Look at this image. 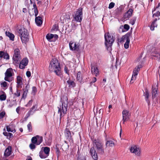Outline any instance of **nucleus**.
Wrapping results in <instances>:
<instances>
[{"label":"nucleus","instance_id":"c85d7f7f","mask_svg":"<svg viewBox=\"0 0 160 160\" xmlns=\"http://www.w3.org/2000/svg\"><path fill=\"white\" fill-rule=\"evenodd\" d=\"M76 123V120L74 119H71L69 122H68V125L71 126L72 127H74Z\"/></svg>","mask_w":160,"mask_h":160},{"label":"nucleus","instance_id":"37998d69","mask_svg":"<svg viewBox=\"0 0 160 160\" xmlns=\"http://www.w3.org/2000/svg\"><path fill=\"white\" fill-rule=\"evenodd\" d=\"M136 20V18L135 17L133 18L130 22V23L132 25H133Z\"/></svg>","mask_w":160,"mask_h":160},{"label":"nucleus","instance_id":"de8ad7c7","mask_svg":"<svg viewBox=\"0 0 160 160\" xmlns=\"http://www.w3.org/2000/svg\"><path fill=\"white\" fill-rule=\"evenodd\" d=\"M37 91V89L35 87H33L32 88V93L35 94Z\"/></svg>","mask_w":160,"mask_h":160},{"label":"nucleus","instance_id":"4d7b16f0","mask_svg":"<svg viewBox=\"0 0 160 160\" xmlns=\"http://www.w3.org/2000/svg\"><path fill=\"white\" fill-rule=\"evenodd\" d=\"M34 12L35 14V17L37 16L38 14V9H34Z\"/></svg>","mask_w":160,"mask_h":160},{"label":"nucleus","instance_id":"b1692460","mask_svg":"<svg viewBox=\"0 0 160 160\" xmlns=\"http://www.w3.org/2000/svg\"><path fill=\"white\" fill-rule=\"evenodd\" d=\"M68 83V87L70 88H73L75 86V82L71 79H69L67 81Z\"/></svg>","mask_w":160,"mask_h":160},{"label":"nucleus","instance_id":"4be33fe9","mask_svg":"<svg viewBox=\"0 0 160 160\" xmlns=\"http://www.w3.org/2000/svg\"><path fill=\"white\" fill-rule=\"evenodd\" d=\"M0 57L6 59H9V55L7 53L4 52L3 51L0 52Z\"/></svg>","mask_w":160,"mask_h":160},{"label":"nucleus","instance_id":"f257e3e1","mask_svg":"<svg viewBox=\"0 0 160 160\" xmlns=\"http://www.w3.org/2000/svg\"><path fill=\"white\" fill-rule=\"evenodd\" d=\"M93 145L94 147L91 148L90 153L93 158L97 160L98 159L97 152L102 155L104 153L103 144L99 139H97L93 140Z\"/></svg>","mask_w":160,"mask_h":160},{"label":"nucleus","instance_id":"c9c22d12","mask_svg":"<svg viewBox=\"0 0 160 160\" xmlns=\"http://www.w3.org/2000/svg\"><path fill=\"white\" fill-rule=\"evenodd\" d=\"M97 126H99L100 127H102L103 126V123H102V120L101 119L99 118L97 121Z\"/></svg>","mask_w":160,"mask_h":160},{"label":"nucleus","instance_id":"6ab92c4d","mask_svg":"<svg viewBox=\"0 0 160 160\" xmlns=\"http://www.w3.org/2000/svg\"><path fill=\"white\" fill-rule=\"evenodd\" d=\"M91 72L93 74L97 76L99 73V71L98 68L96 66H92L91 65Z\"/></svg>","mask_w":160,"mask_h":160},{"label":"nucleus","instance_id":"7c9ffc66","mask_svg":"<svg viewBox=\"0 0 160 160\" xmlns=\"http://www.w3.org/2000/svg\"><path fill=\"white\" fill-rule=\"evenodd\" d=\"M29 88V86L28 85H27L24 89H23V92L22 94L23 97H26L27 95V93L28 92V89Z\"/></svg>","mask_w":160,"mask_h":160},{"label":"nucleus","instance_id":"473e14b6","mask_svg":"<svg viewBox=\"0 0 160 160\" xmlns=\"http://www.w3.org/2000/svg\"><path fill=\"white\" fill-rule=\"evenodd\" d=\"M0 85L1 87L4 90H6L8 88V83L5 81L2 82L1 83Z\"/></svg>","mask_w":160,"mask_h":160},{"label":"nucleus","instance_id":"a211bd4d","mask_svg":"<svg viewBox=\"0 0 160 160\" xmlns=\"http://www.w3.org/2000/svg\"><path fill=\"white\" fill-rule=\"evenodd\" d=\"M65 135L67 139L69 141H70L71 140H72L71 133L68 129H66L65 132Z\"/></svg>","mask_w":160,"mask_h":160},{"label":"nucleus","instance_id":"bf43d9fd","mask_svg":"<svg viewBox=\"0 0 160 160\" xmlns=\"http://www.w3.org/2000/svg\"><path fill=\"white\" fill-rule=\"evenodd\" d=\"M156 44H160V38H158L156 40Z\"/></svg>","mask_w":160,"mask_h":160},{"label":"nucleus","instance_id":"e2e57ef3","mask_svg":"<svg viewBox=\"0 0 160 160\" xmlns=\"http://www.w3.org/2000/svg\"><path fill=\"white\" fill-rule=\"evenodd\" d=\"M22 12L24 13H26L27 12V10L26 8H23L22 9Z\"/></svg>","mask_w":160,"mask_h":160},{"label":"nucleus","instance_id":"39448f33","mask_svg":"<svg viewBox=\"0 0 160 160\" xmlns=\"http://www.w3.org/2000/svg\"><path fill=\"white\" fill-rule=\"evenodd\" d=\"M18 31L22 43H26L29 41V34L27 30L22 28L19 29Z\"/></svg>","mask_w":160,"mask_h":160},{"label":"nucleus","instance_id":"c03bdc74","mask_svg":"<svg viewBox=\"0 0 160 160\" xmlns=\"http://www.w3.org/2000/svg\"><path fill=\"white\" fill-rule=\"evenodd\" d=\"M31 141L32 143H36L37 142V138L36 136L33 137L32 138Z\"/></svg>","mask_w":160,"mask_h":160},{"label":"nucleus","instance_id":"603ef678","mask_svg":"<svg viewBox=\"0 0 160 160\" xmlns=\"http://www.w3.org/2000/svg\"><path fill=\"white\" fill-rule=\"evenodd\" d=\"M5 115V112H2L0 113V119L2 118Z\"/></svg>","mask_w":160,"mask_h":160},{"label":"nucleus","instance_id":"72a5a7b5","mask_svg":"<svg viewBox=\"0 0 160 160\" xmlns=\"http://www.w3.org/2000/svg\"><path fill=\"white\" fill-rule=\"evenodd\" d=\"M144 95L145 96V99L146 102H147L148 103V104H149V103L150 102L148 100L149 93L148 90H146L145 91V92L144 93Z\"/></svg>","mask_w":160,"mask_h":160},{"label":"nucleus","instance_id":"ea45409f","mask_svg":"<svg viewBox=\"0 0 160 160\" xmlns=\"http://www.w3.org/2000/svg\"><path fill=\"white\" fill-rule=\"evenodd\" d=\"M54 37V35L52 34H48L46 36V38L48 40V41H50V40L53 38Z\"/></svg>","mask_w":160,"mask_h":160},{"label":"nucleus","instance_id":"dca6fc26","mask_svg":"<svg viewBox=\"0 0 160 160\" xmlns=\"http://www.w3.org/2000/svg\"><path fill=\"white\" fill-rule=\"evenodd\" d=\"M158 86L157 85H153L152 87V98L156 97L158 95Z\"/></svg>","mask_w":160,"mask_h":160},{"label":"nucleus","instance_id":"9b49d317","mask_svg":"<svg viewBox=\"0 0 160 160\" xmlns=\"http://www.w3.org/2000/svg\"><path fill=\"white\" fill-rule=\"evenodd\" d=\"M151 55L154 59L160 60V51L154 48L151 53Z\"/></svg>","mask_w":160,"mask_h":160},{"label":"nucleus","instance_id":"2eb2a0df","mask_svg":"<svg viewBox=\"0 0 160 160\" xmlns=\"http://www.w3.org/2000/svg\"><path fill=\"white\" fill-rule=\"evenodd\" d=\"M141 68V65L138 66L137 68H134L133 71V74L131 79V81L134 80L136 78V76L138 75V72L140 70V68Z\"/></svg>","mask_w":160,"mask_h":160},{"label":"nucleus","instance_id":"1a4fd4ad","mask_svg":"<svg viewBox=\"0 0 160 160\" xmlns=\"http://www.w3.org/2000/svg\"><path fill=\"white\" fill-rule=\"evenodd\" d=\"M130 35V33H127L125 35L122 36L120 41V42H123L126 41L124 44V47L126 49L128 48L129 47V44L130 42L129 37Z\"/></svg>","mask_w":160,"mask_h":160},{"label":"nucleus","instance_id":"7ed1b4c3","mask_svg":"<svg viewBox=\"0 0 160 160\" xmlns=\"http://www.w3.org/2000/svg\"><path fill=\"white\" fill-rule=\"evenodd\" d=\"M62 105L58 107V113L60 114V119L66 113L68 107V98L65 97L64 99H61Z\"/></svg>","mask_w":160,"mask_h":160},{"label":"nucleus","instance_id":"cd10ccee","mask_svg":"<svg viewBox=\"0 0 160 160\" xmlns=\"http://www.w3.org/2000/svg\"><path fill=\"white\" fill-rule=\"evenodd\" d=\"M42 149H43V152L44 153L47 155V156L49 155V152H50V148L48 147H42Z\"/></svg>","mask_w":160,"mask_h":160},{"label":"nucleus","instance_id":"aec40b11","mask_svg":"<svg viewBox=\"0 0 160 160\" xmlns=\"http://www.w3.org/2000/svg\"><path fill=\"white\" fill-rule=\"evenodd\" d=\"M133 11L132 9L129 8L124 15V18L125 19L129 18L132 16Z\"/></svg>","mask_w":160,"mask_h":160},{"label":"nucleus","instance_id":"680f3d73","mask_svg":"<svg viewBox=\"0 0 160 160\" xmlns=\"http://www.w3.org/2000/svg\"><path fill=\"white\" fill-rule=\"evenodd\" d=\"M160 14V12H157V13H154L153 16H158Z\"/></svg>","mask_w":160,"mask_h":160},{"label":"nucleus","instance_id":"a18cd8bd","mask_svg":"<svg viewBox=\"0 0 160 160\" xmlns=\"http://www.w3.org/2000/svg\"><path fill=\"white\" fill-rule=\"evenodd\" d=\"M115 5L114 3L113 2H111L109 4L108 8L109 9H111L114 7Z\"/></svg>","mask_w":160,"mask_h":160},{"label":"nucleus","instance_id":"f03ea898","mask_svg":"<svg viewBox=\"0 0 160 160\" xmlns=\"http://www.w3.org/2000/svg\"><path fill=\"white\" fill-rule=\"evenodd\" d=\"M49 68L50 72H53L58 76H60L61 68L60 67V63L57 59L54 58L52 60Z\"/></svg>","mask_w":160,"mask_h":160},{"label":"nucleus","instance_id":"20e7f679","mask_svg":"<svg viewBox=\"0 0 160 160\" xmlns=\"http://www.w3.org/2000/svg\"><path fill=\"white\" fill-rule=\"evenodd\" d=\"M104 38L105 44L107 49L109 51H111V47L114 41L113 37L108 32L105 34Z\"/></svg>","mask_w":160,"mask_h":160},{"label":"nucleus","instance_id":"393cba45","mask_svg":"<svg viewBox=\"0 0 160 160\" xmlns=\"http://www.w3.org/2000/svg\"><path fill=\"white\" fill-rule=\"evenodd\" d=\"M22 79L21 76H18L17 77V82L18 86L21 85L22 84Z\"/></svg>","mask_w":160,"mask_h":160},{"label":"nucleus","instance_id":"49530a36","mask_svg":"<svg viewBox=\"0 0 160 160\" xmlns=\"http://www.w3.org/2000/svg\"><path fill=\"white\" fill-rule=\"evenodd\" d=\"M29 147L31 149H33L35 148L36 146L34 143H31L29 145Z\"/></svg>","mask_w":160,"mask_h":160},{"label":"nucleus","instance_id":"09e8293b","mask_svg":"<svg viewBox=\"0 0 160 160\" xmlns=\"http://www.w3.org/2000/svg\"><path fill=\"white\" fill-rule=\"evenodd\" d=\"M129 28L130 27L128 25L125 24L124 25V28L127 31L129 29Z\"/></svg>","mask_w":160,"mask_h":160},{"label":"nucleus","instance_id":"423d86ee","mask_svg":"<svg viewBox=\"0 0 160 160\" xmlns=\"http://www.w3.org/2000/svg\"><path fill=\"white\" fill-rule=\"evenodd\" d=\"M14 75L13 69L11 68H8L5 73L4 80L9 82H12L14 79L12 77Z\"/></svg>","mask_w":160,"mask_h":160},{"label":"nucleus","instance_id":"774afa93","mask_svg":"<svg viewBox=\"0 0 160 160\" xmlns=\"http://www.w3.org/2000/svg\"><path fill=\"white\" fill-rule=\"evenodd\" d=\"M103 112V110L102 109H100L99 110V114H102V112Z\"/></svg>","mask_w":160,"mask_h":160},{"label":"nucleus","instance_id":"0e129e2a","mask_svg":"<svg viewBox=\"0 0 160 160\" xmlns=\"http://www.w3.org/2000/svg\"><path fill=\"white\" fill-rule=\"evenodd\" d=\"M32 100H30L28 104V105H31L32 103Z\"/></svg>","mask_w":160,"mask_h":160},{"label":"nucleus","instance_id":"5fc2aeb1","mask_svg":"<svg viewBox=\"0 0 160 160\" xmlns=\"http://www.w3.org/2000/svg\"><path fill=\"white\" fill-rule=\"evenodd\" d=\"M6 129L7 131H8V132H12V130H11L9 126H6Z\"/></svg>","mask_w":160,"mask_h":160},{"label":"nucleus","instance_id":"9d476101","mask_svg":"<svg viewBox=\"0 0 160 160\" xmlns=\"http://www.w3.org/2000/svg\"><path fill=\"white\" fill-rule=\"evenodd\" d=\"M130 151L137 156L139 157L141 156V149L137 146L133 145L130 148Z\"/></svg>","mask_w":160,"mask_h":160},{"label":"nucleus","instance_id":"79ce46f5","mask_svg":"<svg viewBox=\"0 0 160 160\" xmlns=\"http://www.w3.org/2000/svg\"><path fill=\"white\" fill-rule=\"evenodd\" d=\"M28 130L29 132H31L32 131V124L31 122H29L27 125Z\"/></svg>","mask_w":160,"mask_h":160},{"label":"nucleus","instance_id":"ddd939ff","mask_svg":"<svg viewBox=\"0 0 160 160\" xmlns=\"http://www.w3.org/2000/svg\"><path fill=\"white\" fill-rule=\"evenodd\" d=\"M70 49L72 51H78L79 49V45L77 43L72 41H71L69 43Z\"/></svg>","mask_w":160,"mask_h":160},{"label":"nucleus","instance_id":"6e6552de","mask_svg":"<svg viewBox=\"0 0 160 160\" xmlns=\"http://www.w3.org/2000/svg\"><path fill=\"white\" fill-rule=\"evenodd\" d=\"M82 8H79L77 11L74 16L75 21L81 22L82 19Z\"/></svg>","mask_w":160,"mask_h":160},{"label":"nucleus","instance_id":"f704fd0d","mask_svg":"<svg viewBox=\"0 0 160 160\" xmlns=\"http://www.w3.org/2000/svg\"><path fill=\"white\" fill-rule=\"evenodd\" d=\"M35 111L33 109H32L31 108L29 111L28 112L26 116L25 117V119H27V118L29 117V116L32 114Z\"/></svg>","mask_w":160,"mask_h":160},{"label":"nucleus","instance_id":"69168bd1","mask_svg":"<svg viewBox=\"0 0 160 160\" xmlns=\"http://www.w3.org/2000/svg\"><path fill=\"white\" fill-rule=\"evenodd\" d=\"M33 9H37V6H36V4H35V3H34L33 4Z\"/></svg>","mask_w":160,"mask_h":160},{"label":"nucleus","instance_id":"3c124183","mask_svg":"<svg viewBox=\"0 0 160 160\" xmlns=\"http://www.w3.org/2000/svg\"><path fill=\"white\" fill-rule=\"evenodd\" d=\"M81 73L80 72H78L77 74V79L78 80L80 79Z\"/></svg>","mask_w":160,"mask_h":160},{"label":"nucleus","instance_id":"052dcab7","mask_svg":"<svg viewBox=\"0 0 160 160\" xmlns=\"http://www.w3.org/2000/svg\"><path fill=\"white\" fill-rule=\"evenodd\" d=\"M20 110V107H18L16 109V111L17 113H19Z\"/></svg>","mask_w":160,"mask_h":160},{"label":"nucleus","instance_id":"13d9d810","mask_svg":"<svg viewBox=\"0 0 160 160\" xmlns=\"http://www.w3.org/2000/svg\"><path fill=\"white\" fill-rule=\"evenodd\" d=\"M26 75L28 77H30L31 76V72L29 71H28L26 72Z\"/></svg>","mask_w":160,"mask_h":160},{"label":"nucleus","instance_id":"bb28decb","mask_svg":"<svg viewBox=\"0 0 160 160\" xmlns=\"http://www.w3.org/2000/svg\"><path fill=\"white\" fill-rule=\"evenodd\" d=\"M5 34L7 36H8L9 38L10 39V40L12 41L14 40V36L13 34L7 31L6 32Z\"/></svg>","mask_w":160,"mask_h":160},{"label":"nucleus","instance_id":"2f4dec72","mask_svg":"<svg viewBox=\"0 0 160 160\" xmlns=\"http://www.w3.org/2000/svg\"><path fill=\"white\" fill-rule=\"evenodd\" d=\"M3 134L5 136L7 137L8 139L9 140H10L11 138L13 137V135L11 133L5 132H3Z\"/></svg>","mask_w":160,"mask_h":160},{"label":"nucleus","instance_id":"58836bf2","mask_svg":"<svg viewBox=\"0 0 160 160\" xmlns=\"http://www.w3.org/2000/svg\"><path fill=\"white\" fill-rule=\"evenodd\" d=\"M157 24L155 22H152L151 26H150V29L151 30L153 31L154 29V28L157 27Z\"/></svg>","mask_w":160,"mask_h":160},{"label":"nucleus","instance_id":"4c0bfd02","mask_svg":"<svg viewBox=\"0 0 160 160\" xmlns=\"http://www.w3.org/2000/svg\"><path fill=\"white\" fill-rule=\"evenodd\" d=\"M37 138L38 145L40 144L43 141V138L42 136H39L38 135L36 136Z\"/></svg>","mask_w":160,"mask_h":160},{"label":"nucleus","instance_id":"e433bc0d","mask_svg":"<svg viewBox=\"0 0 160 160\" xmlns=\"http://www.w3.org/2000/svg\"><path fill=\"white\" fill-rule=\"evenodd\" d=\"M39 154L40 157L42 158H45L48 157L47 155L44 153L43 151H40L39 152Z\"/></svg>","mask_w":160,"mask_h":160},{"label":"nucleus","instance_id":"5701e85b","mask_svg":"<svg viewBox=\"0 0 160 160\" xmlns=\"http://www.w3.org/2000/svg\"><path fill=\"white\" fill-rule=\"evenodd\" d=\"M35 17V21L36 24L38 26H40L42 22V18L40 16Z\"/></svg>","mask_w":160,"mask_h":160},{"label":"nucleus","instance_id":"864d4df0","mask_svg":"<svg viewBox=\"0 0 160 160\" xmlns=\"http://www.w3.org/2000/svg\"><path fill=\"white\" fill-rule=\"evenodd\" d=\"M20 93L19 91L17 90L16 92L14 93V94L17 97H19L20 96Z\"/></svg>","mask_w":160,"mask_h":160},{"label":"nucleus","instance_id":"f3484780","mask_svg":"<svg viewBox=\"0 0 160 160\" xmlns=\"http://www.w3.org/2000/svg\"><path fill=\"white\" fill-rule=\"evenodd\" d=\"M12 152V147L10 146H8L6 149L4 153V156L5 157H7L11 154Z\"/></svg>","mask_w":160,"mask_h":160},{"label":"nucleus","instance_id":"a878e982","mask_svg":"<svg viewBox=\"0 0 160 160\" xmlns=\"http://www.w3.org/2000/svg\"><path fill=\"white\" fill-rule=\"evenodd\" d=\"M65 143L63 144L62 146V148L63 151H66L69 148V145L66 141H64Z\"/></svg>","mask_w":160,"mask_h":160},{"label":"nucleus","instance_id":"c756f323","mask_svg":"<svg viewBox=\"0 0 160 160\" xmlns=\"http://www.w3.org/2000/svg\"><path fill=\"white\" fill-rule=\"evenodd\" d=\"M1 92H2V94L0 95V100L2 101L5 100L6 99L7 97L6 94L3 91H0V94Z\"/></svg>","mask_w":160,"mask_h":160},{"label":"nucleus","instance_id":"338daca9","mask_svg":"<svg viewBox=\"0 0 160 160\" xmlns=\"http://www.w3.org/2000/svg\"><path fill=\"white\" fill-rule=\"evenodd\" d=\"M54 38L55 39H57L58 38V36L57 35V34H55L54 35Z\"/></svg>","mask_w":160,"mask_h":160},{"label":"nucleus","instance_id":"0eeeda50","mask_svg":"<svg viewBox=\"0 0 160 160\" xmlns=\"http://www.w3.org/2000/svg\"><path fill=\"white\" fill-rule=\"evenodd\" d=\"M12 59L14 64L16 66H18L21 59L20 50L18 48H17L15 49Z\"/></svg>","mask_w":160,"mask_h":160},{"label":"nucleus","instance_id":"6e6d98bb","mask_svg":"<svg viewBox=\"0 0 160 160\" xmlns=\"http://www.w3.org/2000/svg\"><path fill=\"white\" fill-rule=\"evenodd\" d=\"M38 108V106L37 105H34L32 108H31L32 109L34 110V111H35Z\"/></svg>","mask_w":160,"mask_h":160},{"label":"nucleus","instance_id":"412c9836","mask_svg":"<svg viewBox=\"0 0 160 160\" xmlns=\"http://www.w3.org/2000/svg\"><path fill=\"white\" fill-rule=\"evenodd\" d=\"M106 148L113 147H114L115 144L113 141L109 140H107L106 142Z\"/></svg>","mask_w":160,"mask_h":160},{"label":"nucleus","instance_id":"4468645a","mask_svg":"<svg viewBox=\"0 0 160 160\" xmlns=\"http://www.w3.org/2000/svg\"><path fill=\"white\" fill-rule=\"evenodd\" d=\"M28 62V59L27 58H23L21 61L19 65L20 69H23L27 65Z\"/></svg>","mask_w":160,"mask_h":160},{"label":"nucleus","instance_id":"f8f14e48","mask_svg":"<svg viewBox=\"0 0 160 160\" xmlns=\"http://www.w3.org/2000/svg\"><path fill=\"white\" fill-rule=\"evenodd\" d=\"M123 123H124L125 122L128 120L130 118L131 115L129 112L126 110H124L122 112Z\"/></svg>","mask_w":160,"mask_h":160},{"label":"nucleus","instance_id":"a19ab883","mask_svg":"<svg viewBox=\"0 0 160 160\" xmlns=\"http://www.w3.org/2000/svg\"><path fill=\"white\" fill-rule=\"evenodd\" d=\"M77 160H86V158L84 155L80 154L78 157Z\"/></svg>","mask_w":160,"mask_h":160},{"label":"nucleus","instance_id":"8fccbe9b","mask_svg":"<svg viewBox=\"0 0 160 160\" xmlns=\"http://www.w3.org/2000/svg\"><path fill=\"white\" fill-rule=\"evenodd\" d=\"M64 70L65 72L66 73L68 74V75L69 74V71L68 70V68L66 66L64 68Z\"/></svg>","mask_w":160,"mask_h":160}]
</instances>
